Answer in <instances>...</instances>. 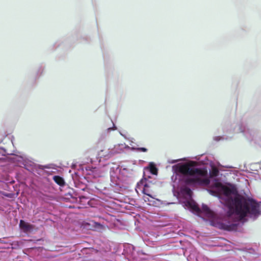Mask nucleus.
Listing matches in <instances>:
<instances>
[{"instance_id":"1","label":"nucleus","mask_w":261,"mask_h":261,"mask_svg":"<svg viewBox=\"0 0 261 261\" xmlns=\"http://www.w3.org/2000/svg\"><path fill=\"white\" fill-rule=\"evenodd\" d=\"M197 166L196 162L189 161L172 166L173 191L185 208L228 230L236 229L239 221L260 214L261 202L240 195L233 185L218 180L211 183L207 169Z\"/></svg>"},{"instance_id":"2","label":"nucleus","mask_w":261,"mask_h":261,"mask_svg":"<svg viewBox=\"0 0 261 261\" xmlns=\"http://www.w3.org/2000/svg\"><path fill=\"white\" fill-rule=\"evenodd\" d=\"M128 169L115 165L111 167L110 177L111 181L116 185H120L123 181L125 176L128 174Z\"/></svg>"},{"instance_id":"3","label":"nucleus","mask_w":261,"mask_h":261,"mask_svg":"<svg viewBox=\"0 0 261 261\" xmlns=\"http://www.w3.org/2000/svg\"><path fill=\"white\" fill-rule=\"evenodd\" d=\"M150 182L146 177V175L144 174L143 178L138 183L136 188V191L138 194L142 193L149 196L151 199H154L151 195V190L150 189Z\"/></svg>"},{"instance_id":"4","label":"nucleus","mask_w":261,"mask_h":261,"mask_svg":"<svg viewBox=\"0 0 261 261\" xmlns=\"http://www.w3.org/2000/svg\"><path fill=\"white\" fill-rule=\"evenodd\" d=\"M131 147H129L125 144H119L115 145L113 148L108 149V152L106 154H102L105 157L109 158L112 155L116 153H121L125 150V149H130Z\"/></svg>"},{"instance_id":"5","label":"nucleus","mask_w":261,"mask_h":261,"mask_svg":"<svg viewBox=\"0 0 261 261\" xmlns=\"http://www.w3.org/2000/svg\"><path fill=\"white\" fill-rule=\"evenodd\" d=\"M240 132L243 133L245 136L249 140L252 139L255 133L252 129H249L248 127H247L245 125L242 124L240 126Z\"/></svg>"},{"instance_id":"6","label":"nucleus","mask_w":261,"mask_h":261,"mask_svg":"<svg viewBox=\"0 0 261 261\" xmlns=\"http://www.w3.org/2000/svg\"><path fill=\"white\" fill-rule=\"evenodd\" d=\"M19 226L21 229L26 232H30L33 230L32 225L25 222L23 220H20Z\"/></svg>"},{"instance_id":"7","label":"nucleus","mask_w":261,"mask_h":261,"mask_svg":"<svg viewBox=\"0 0 261 261\" xmlns=\"http://www.w3.org/2000/svg\"><path fill=\"white\" fill-rule=\"evenodd\" d=\"M148 170L149 172L153 175H156L158 173V170L156 168L155 165L152 163L149 164V166L148 167Z\"/></svg>"},{"instance_id":"8","label":"nucleus","mask_w":261,"mask_h":261,"mask_svg":"<svg viewBox=\"0 0 261 261\" xmlns=\"http://www.w3.org/2000/svg\"><path fill=\"white\" fill-rule=\"evenodd\" d=\"M54 181L60 186L64 185V181L63 178L59 176H55L53 177Z\"/></svg>"},{"instance_id":"9","label":"nucleus","mask_w":261,"mask_h":261,"mask_svg":"<svg viewBox=\"0 0 261 261\" xmlns=\"http://www.w3.org/2000/svg\"><path fill=\"white\" fill-rule=\"evenodd\" d=\"M131 150H137L138 151L146 152L147 151V148L144 147L134 148L131 147Z\"/></svg>"},{"instance_id":"10","label":"nucleus","mask_w":261,"mask_h":261,"mask_svg":"<svg viewBox=\"0 0 261 261\" xmlns=\"http://www.w3.org/2000/svg\"><path fill=\"white\" fill-rule=\"evenodd\" d=\"M97 170L96 168H94L92 172H93V175L94 177H97L100 176V174L97 173Z\"/></svg>"},{"instance_id":"11","label":"nucleus","mask_w":261,"mask_h":261,"mask_svg":"<svg viewBox=\"0 0 261 261\" xmlns=\"http://www.w3.org/2000/svg\"><path fill=\"white\" fill-rule=\"evenodd\" d=\"M181 160V159H179V160H169L168 161V162L170 164H173V163H175L177 162H178L179 161H180Z\"/></svg>"},{"instance_id":"12","label":"nucleus","mask_w":261,"mask_h":261,"mask_svg":"<svg viewBox=\"0 0 261 261\" xmlns=\"http://www.w3.org/2000/svg\"><path fill=\"white\" fill-rule=\"evenodd\" d=\"M149 198H150L149 196H144L143 199L145 202H151V200H150Z\"/></svg>"}]
</instances>
